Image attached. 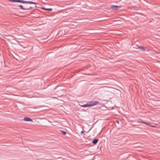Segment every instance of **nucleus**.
I'll list each match as a JSON object with an SVG mask.
<instances>
[{"instance_id": "nucleus-1", "label": "nucleus", "mask_w": 160, "mask_h": 160, "mask_svg": "<svg viewBox=\"0 0 160 160\" xmlns=\"http://www.w3.org/2000/svg\"><path fill=\"white\" fill-rule=\"evenodd\" d=\"M99 102L97 100L92 101L88 102L86 104H84L81 106L82 107H90L97 105Z\"/></svg>"}, {"instance_id": "nucleus-2", "label": "nucleus", "mask_w": 160, "mask_h": 160, "mask_svg": "<svg viewBox=\"0 0 160 160\" xmlns=\"http://www.w3.org/2000/svg\"><path fill=\"white\" fill-rule=\"evenodd\" d=\"M121 7V6L114 5L111 6L110 8L112 10H116L118 8Z\"/></svg>"}, {"instance_id": "nucleus-3", "label": "nucleus", "mask_w": 160, "mask_h": 160, "mask_svg": "<svg viewBox=\"0 0 160 160\" xmlns=\"http://www.w3.org/2000/svg\"><path fill=\"white\" fill-rule=\"evenodd\" d=\"M23 120L24 121H28V122H30V121L32 122V120L31 118H30L28 117H24Z\"/></svg>"}, {"instance_id": "nucleus-4", "label": "nucleus", "mask_w": 160, "mask_h": 160, "mask_svg": "<svg viewBox=\"0 0 160 160\" xmlns=\"http://www.w3.org/2000/svg\"><path fill=\"white\" fill-rule=\"evenodd\" d=\"M98 139L96 138V139H94L92 141V142L93 144H96L98 142Z\"/></svg>"}, {"instance_id": "nucleus-5", "label": "nucleus", "mask_w": 160, "mask_h": 160, "mask_svg": "<svg viewBox=\"0 0 160 160\" xmlns=\"http://www.w3.org/2000/svg\"><path fill=\"white\" fill-rule=\"evenodd\" d=\"M16 2H21L22 3H25V1L23 0H17Z\"/></svg>"}, {"instance_id": "nucleus-6", "label": "nucleus", "mask_w": 160, "mask_h": 160, "mask_svg": "<svg viewBox=\"0 0 160 160\" xmlns=\"http://www.w3.org/2000/svg\"><path fill=\"white\" fill-rule=\"evenodd\" d=\"M18 6L19 7H20L21 8V9L22 10H29V8H23V6L21 5H19Z\"/></svg>"}, {"instance_id": "nucleus-7", "label": "nucleus", "mask_w": 160, "mask_h": 160, "mask_svg": "<svg viewBox=\"0 0 160 160\" xmlns=\"http://www.w3.org/2000/svg\"><path fill=\"white\" fill-rule=\"evenodd\" d=\"M43 9L48 11H51L52 10V9L51 8H43Z\"/></svg>"}, {"instance_id": "nucleus-8", "label": "nucleus", "mask_w": 160, "mask_h": 160, "mask_svg": "<svg viewBox=\"0 0 160 160\" xmlns=\"http://www.w3.org/2000/svg\"><path fill=\"white\" fill-rule=\"evenodd\" d=\"M139 49L142 51L145 50V48L142 46H140V47H139Z\"/></svg>"}, {"instance_id": "nucleus-9", "label": "nucleus", "mask_w": 160, "mask_h": 160, "mask_svg": "<svg viewBox=\"0 0 160 160\" xmlns=\"http://www.w3.org/2000/svg\"><path fill=\"white\" fill-rule=\"evenodd\" d=\"M138 122L139 123H144V124H146V125H149V123L146 122Z\"/></svg>"}, {"instance_id": "nucleus-10", "label": "nucleus", "mask_w": 160, "mask_h": 160, "mask_svg": "<svg viewBox=\"0 0 160 160\" xmlns=\"http://www.w3.org/2000/svg\"><path fill=\"white\" fill-rule=\"evenodd\" d=\"M60 132L64 135H65L66 134V132L65 131L61 130Z\"/></svg>"}, {"instance_id": "nucleus-11", "label": "nucleus", "mask_w": 160, "mask_h": 160, "mask_svg": "<svg viewBox=\"0 0 160 160\" xmlns=\"http://www.w3.org/2000/svg\"><path fill=\"white\" fill-rule=\"evenodd\" d=\"M26 3L31 4H32V2L30 1H25V3Z\"/></svg>"}, {"instance_id": "nucleus-12", "label": "nucleus", "mask_w": 160, "mask_h": 160, "mask_svg": "<svg viewBox=\"0 0 160 160\" xmlns=\"http://www.w3.org/2000/svg\"><path fill=\"white\" fill-rule=\"evenodd\" d=\"M25 8H29V9H30L32 8L31 6H28L27 5H26L24 6Z\"/></svg>"}, {"instance_id": "nucleus-13", "label": "nucleus", "mask_w": 160, "mask_h": 160, "mask_svg": "<svg viewBox=\"0 0 160 160\" xmlns=\"http://www.w3.org/2000/svg\"><path fill=\"white\" fill-rule=\"evenodd\" d=\"M9 1L12 2H16L17 0H8Z\"/></svg>"}, {"instance_id": "nucleus-14", "label": "nucleus", "mask_w": 160, "mask_h": 160, "mask_svg": "<svg viewBox=\"0 0 160 160\" xmlns=\"http://www.w3.org/2000/svg\"><path fill=\"white\" fill-rule=\"evenodd\" d=\"M140 46L138 45H136V47L135 48H139V47H140Z\"/></svg>"}, {"instance_id": "nucleus-15", "label": "nucleus", "mask_w": 160, "mask_h": 160, "mask_svg": "<svg viewBox=\"0 0 160 160\" xmlns=\"http://www.w3.org/2000/svg\"><path fill=\"white\" fill-rule=\"evenodd\" d=\"M148 125L152 127H155V126L154 125H151V124H150L149 125Z\"/></svg>"}, {"instance_id": "nucleus-16", "label": "nucleus", "mask_w": 160, "mask_h": 160, "mask_svg": "<svg viewBox=\"0 0 160 160\" xmlns=\"http://www.w3.org/2000/svg\"><path fill=\"white\" fill-rule=\"evenodd\" d=\"M37 3L35 2H32V4H36Z\"/></svg>"}, {"instance_id": "nucleus-17", "label": "nucleus", "mask_w": 160, "mask_h": 160, "mask_svg": "<svg viewBox=\"0 0 160 160\" xmlns=\"http://www.w3.org/2000/svg\"><path fill=\"white\" fill-rule=\"evenodd\" d=\"M84 133V130H83L82 131H81V134H82V133Z\"/></svg>"}, {"instance_id": "nucleus-18", "label": "nucleus", "mask_w": 160, "mask_h": 160, "mask_svg": "<svg viewBox=\"0 0 160 160\" xmlns=\"http://www.w3.org/2000/svg\"><path fill=\"white\" fill-rule=\"evenodd\" d=\"M116 122L117 123L119 124V122L118 120H116Z\"/></svg>"}]
</instances>
